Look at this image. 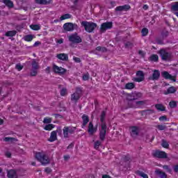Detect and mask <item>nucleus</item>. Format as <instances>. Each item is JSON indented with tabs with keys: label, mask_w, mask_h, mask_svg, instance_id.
Masks as SVG:
<instances>
[{
	"label": "nucleus",
	"mask_w": 178,
	"mask_h": 178,
	"mask_svg": "<svg viewBox=\"0 0 178 178\" xmlns=\"http://www.w3.org/2000/svg\"><path fill=\"white\" fill-rule=\"evenodd\" d=\"M155 173H156V175H158V176H159V177H161V178H167L168 177V175H166V173L161 171V170H156L155 171Z\"/></svg>",
	"instance_id": "27"
},
{
	"label": "nucleus",
	"mask_w": 178,
	"mask_h": 178,
	"mask_svg": "<svg viewBox=\"0 0 178 178\" xmlns=\"http://www.w3.org/2000/svg\"><path fill=\"white\" fill-rule=\"evenodd\" d=\"M158 59H159V58L158 57V55H156V54H153L150 56V60H152L153 62H158Z\"/></svg>",
	"instance_id": "41"
},
{
	"label": "nucleus",
	"mask_w": 178,
	"mask_h": 178,
	"mask_svg": "<svg viewBox=\"0 0 178 178\" xmlns=\"http://www.w3.org/2000/svg\"><path fill=\"white\" fill-rule=\"evenodd\" d=\"M70 17H72V15L69 13L65 14L63 15H62L60 17V20H66V19H70Z\"/></svg>",
	"instance_id": "36"
},
{
	"label": "nucleus",
	"mask_w": 178,
	"mask_h": 178,
	"mask_svg": "<svg viewBox=\"0 0 178 178\" xmlns=\"http://www.w3.org/2000/svg\"><path fill=\"white\" fill-rule=\"evenodd\" d=\"M163 168L167 172H171L172 170L169 168V165H163Z\"/></svg>",
	"instance_id": "54"
},
{
	"label": "nucleus",
	"mask_w": 178,
	"mask_h": 178,
	"mask_svg": "<svg viewBox=\"0 0 178 178\" xmlns=\"http://www.w3.org/2000/svg\"><path fill=\"white\" fill-rule=\"evenodd\" d=\"M32 70H38V63L35 60L32 62Z\"/></svg>",
	"instance_id": "42"
},
{
	"label": "nucleus",
	"mask_w": 178,
	"mask_h": 178,
	"mask_svg": "<svg viewBox=\"0 0 178 178\" xmlns=\"http://www.w3.org/2000/svg\"><path fill=\"white\" fill-rule=\"evenodd\" d=\"M35 158L44 166H45V165H48L51 162L49 157H48V156L44 153V152H36Z\"/></svg>",
	"instance_id": "1"
},
{
	"label": "nucleus",
	"mask_w": 178,
	"mask_h": 178,
	"mask_svg": "<svg viewBox=\"0 0 178 178\" xmlns=\"http://www.w3.org/2000/svg\"><path fill=\"white\" fill-rule=\"evenodd\" d=\"M132 97L134 98L130 99L129 104H133V101L138 99V98H141L143 97V94H141V92H135L132 94Z\"/></svg>",
	"instance_id": "19"
},
{
	"label": "nucleus",
	"mask_w": 178,
	"mask_h": 178,
	"mask_svg": "<svg viewBox=\"0 0 178 178\" xmlns=\"http://www.w3.org/2000/svg\"><path fill=\"white\" fill-rule=\"evenodd\" d=\"M38 45H41V42L40 41H37L34 43L33 44V47H38Z\"/></svg>",
	"instance_id": "61"
},
{
	"label": "nucleus",
	"mask_w": 178,
	"mask_h": 178,
	"mask_svg": "<svg viewBox=\"0 0 178 178\" xmlns=\"http://www.w3.org/2000/svg\"><path fill=\"white\" fill-rule=\"evenodd\" d=\"M6 156H7V158H10V156H12V154L10 153V152H6Z\"/></svg>",
	"instance_id": "62"
},
{
	"label": "nucleus",
	"mask_w": 178,
	"mask_h": 178,
	"mask_svg": "<svg viewBox=\"0 0 178 178\" xmlns=\"http://www.w3.org/2000/svg\"><path fill=\"white\" fill-rule=\"evenodd\" d=\"M106 124H102V129L99 132V139L101 140V141L105 140V137L106 136Z\"/></svg>",
	"instance_id": "8"
},
{
	"label": "nucleus",
	"mask_w": 178,
	"mask_h": 178,
	"mask_svg": "<svg viewBox=\"0 0 178 178\" xmlns=\"http://www.w3.org/2000/svg\"><path fill=\"white\" fill-rule=\"evenodd\" d=\"M67 38L68 41L71 42L70 47H73L74 44H81V42H83V39H81V37L77 33H74L68 35Z\"/></svg>",
	"instance_id": "2"
},
{
	"label": "nucleus",
	"mask_w": 178,
	"mask_h": 178,
	"mask_svg": "<svg viewBox=\"0 0 178 178\" xmlns=\"http://www.w3.org/2000/svg\"><path fill=\"white\" fill-rule=\"evenodd\" d=\"M161 76L163 77V79H165V80H172V81H176L175 76H172L166 71L161 72Z\"/></svg>",
	"instance_id": "15"
},
{
	"label": "nucleus",
	"mask_w": 178,
	"mask_h": 178,
	"mask_svg": "<svg viewBox=\"0 0 178 178\" xmlns=\"http://www.w3.org/2000/svg\"><path fill=\"white\" fill-rule=\"evenodd\" d=\"M44 172H46V173H51L52 172V170H51L50 168H46L44 169Z\"/></svg>",
	"instance_id": "60"
},
{
	"label": "nucleus",
	"mask_w": 178,
	"mask_h": 178,
	"mask_svg": "<svg viewBox=\"0 0 178 178\" xmlns=\"http://www.w3.org/2000/svg\"><path fill=\"white\" fill-rule=\"evenodd\" d=\"M147 34H148V29L143 28L142 29V35H143V37H145V35H147Z\"/></svg>",
	"instance_id": "46"
},
{
	"label": "nucleus",
	"mask_w": 178,
	"mask_h": 178,
	"mask_svg": "<svg viewBox=\"0 0 178 178\" xmlns=\"http://www.w3.org/2000/svg\"><path fill=\"white\" fill-rule=\"evenodd\" d=\"M141 113L143 116H147V115H152L153 113H155V111L152 109L144 110L141 111Z\"/></svg>",
	"instance_id": "25"
},
{
	"label": "nucleus",
	"mask_w": 178,
	"mask_h": 178,
	"mask_svg": "<svg viewBox=\"0 0 178 178\" xmlns=\"http://www.w3.org/2000/svg\"><path fill=\"white\" fill-rule=\"evenodd\" d=\"M3 141H5L6 143H15L17 141V139L15 138L6 137L3 138Z\"/></svg>",
	"instance_id": "30"
},
{
	"label": "nucleus",
	"mask_w": 178,
	"mask_h": 178,
	"mask_svg": "<svg viewBox=\"0 0 178 178\" xmlns=\"http://www.w3.org/2000/svg\"><path fill=\"white\" fill-rule=\"evenodd\" d=\"M138 175L139 176H140V177L148 178V175L145 174V173L143 172L138 171Z\"/></svg>",
	"instance_id": "45"
},
{
	"label": "nucleus",
	"mask_w": 178,
	"mask_h": 178,
	"mask_svg": "<svg viewBox=\"0 0 178 178\" xmlns=\"http://www.w3.org/2000/svg\"><path fill=\"white\" fill-rule=\"evenodd\" d=\"M82 120H83L82 127H86L88 122H90V118L88 117V115L83 114L82 115Z\"/></svg>",
	"instance_id": "23"
},
{
	"label": "nucleus",
	"mask_w": 178,
	"mask_h": 178,
	"mask_svg": "<svg viewBox=\"0 0 178 178\" xmlns=\"http://www.w3.org/2000/svg\"><path fill=\"white\" fill-rule=\"evenodd\" d=\"M125 47L126 48H131V47H133V44L129 42H127L126 44H125Z\"/></svg>",
	"instance_id": "58"
},
{
	"label": "nucleus",
	"mask_w": 178,
	"mask_h": 178,
	"mask_svg": "<svg viewBox=\"0 0 178 178\" xmlns=\"http://www.w3.org/2000/svg\"><path fill=\"white\" fill-rule=\"evenodd\" d=\"M57 44H63V38H60L56 41Z\"/></svg>",
	"instance_id": "59"
},
{
	"label": "nucleus",
	"mask_w": 178,
	"mask_h": 178,
	"mask_svg": "<svg viewBox=\"0 0 178 178\" xmlns=\"http://www.w3.org/2000/svg\"><path fill=\"white\" fill-rule=\"evenodd\" d=\"M155 128L158 129V130L163 131L166 130V129H168V127H166V125L165 124H158L155 126Z\"/></svg>",
	"instance_id": "33"
},
{
	"label": "nucleus",
	"mask_w": 178,
	"mask_h": 178,
	"mask_svg": "<svg viewBox=\"0 0 178 178\" xmlns=\"http://www.w3.org/2000/svg\"><path fill=\"white\" fill-rule=\"evenodd\" d=\"M161 146L163 148H169V143L166 140L163 139L161 140Z\"/></svg>",
	"instance_id": "35"
},
{
	"label": "nucleus",
	"mask_w": 178,
	"mask_h": 178,
	"mask_svg": "<svg viewBox=\"0 0 178 178\" xmlns=\"http://www.w3.org/2000/svg\"><path fill=\"white\" fill-rule=\"evenodd\" d=\"M155 108H156V109H157V111H165V108L164 107V106H163V105L161 104H156V105H155Z\"/></svg>",
	"instance_id": "34"
},
{
	"label": "nucleus",
	"mask_w": 178,
	"mask_h": 178,
	"mask_svg": "<svg viewBox=\"0 0 178 178\" xmlns=\"http://www.w3.org/2000/svg\"><path fill=\"white\" fill-rule=\"evenodd\" d=\"M2 2L3 3H5L6 6H7L10 9L14 6L13 1L11 0H3Z\"/></svg>",
	"instance_id": "28"
},
{
	"label": "nucleus",
	"mask_w": 178,
	"mask_h": 178,
	"mask_svg": "<svg viewBox=\"0 0 178 178\" xmlns=\"http://www.w3.org/2000/svg\"><path fill=\"white\" fill-rule=\"evenodd\" d=\"M96 51H99V52H106L107 49L105 47L99 46L96 47Z\"/></svg>",
	"instance_id": "44"
},
{
	"label": "nucleus",
	"mask_w": 178,
	"mask_h": 178,
	"mask_svg": "<svg viewBox=\"0 0 178 178\" xmlns=\"http://www.w3.org/2000/svg\"><path fill=\"white\" fill-rule=\"evenodd\" d=\"M30 28L32 30H35V31H38V30H40V29H41V27L38 24H31V25H30Z\"/></svg>",
	"instance_id": "39"
},
{
	"label": "nucleus",
	"mask_w": 178,
	"mask_h": 178,
	"mask_svg": "<svg viewBox=\"0 0 178 178\" xmlns=\"http://www.w3.org/2000/svg\"><path fill=\"white\" fill-rule=\"evenodd\" d=\"M130 9V6L124 5L115 8V12H127Z\"/></svg>",
	"instance_id": "17"
},
{
	"label": "nucleus",
	"mask_w": 178,
	"mask_h": 178,
	"mask_svg": "<svg viewBox=\"0 0 178 178\" xmlns=\"http://www.w3.org/2000/svg\"><path fill=\"white\" fill-rule=\"evenodd\" d=\"M15 69L18 70V72H20V70H23V65L20 63H18L15 65Z\"/></svg>",
	"instance_id": "47"
},
{
	"label": "nucleus",
	"mask_w": 178,
	"mask_h": 178,
	"mask_svg": "<svg viewBox=\"0 0 178 178\" xmlns=\"http://www.w3.org/2000/svg\"><path fill=\"white\" fill-rule=\"evenodd\" d=\"M63 29L65 31H73L79 29L77 24H74L72 22H67L63 24Z\"/></svg>",
	"instance_id": "5"
},
{
	"label": "nucleus",
	"mask_w": 178,
	"mask_h": 178,
	"mask_svg": "<svg viewBox=\"0 0 178 178\" xmlns=\"http://www.w3.org/2000/svg\"><path fill=\"white\" fill-rule=\"evenodd\" d=\"M76 127H65L63 129V133L65 138H69V134H74Z\"/></svg>",
	"instance_id": "4"
},
{
	"label": "nucleus",
	"mask_w": 178,
	"mask_h": 178,
	"mask_svg": "<svg viewBox=\"0 0 178 178\" xmlns=\"http://www.w3.org/2000/svg\"><path fill=\"white\" fill-rule=\"evenodd\" d=\"M113 27L112 22H104L102 23L100 27V33H105L106 30H111Z\"/></svg>",
	"instance_id": "10"
},
{
	"label": "nucleus",
	"mask_w": 178,
	"mask_h": 178,
	"mask_svg": "<svg viewBox=\"0 0 178 178\" xmlns=\"http://www.w3.org/2000/svg\"><path fill=\"white\" fill-rule=\"evenodd\" d=\"M45 72L46 73H51V67H47L46 69H45Z\"/></svg>",
	"instance_id": "63"
},
{
	"label": "nucleus",
	"mask_w": 178,
	"mask_h": 178,
	"mask_svg": "<svg viewBox=\"0 0 178 178\" xmlns=\"http://www.w3.org/2000/svg\"><path fill=\"white\" fill-rule=\"evenodd\" d=\"M58 133L59 134H62V130L60 129H58L56 131H51L48 141H49L50 143H54V141H56V140H58Z\"/></svg>",
	"instance_id": "6"
},
{
	"label": "nucleus",
	"mask_w": 178,
	"mask_h": 178,
	"mask_svg": "<svg viewBox=\"0 0 178 178\" xmlns=\"http://www.w3.org/2000/svg\"><path fill=\"white\" fill-rule=\"evenodd\" d=\"M177 91V88H176V87L171 86L164 91V95H168V94H175Z\"/></svg>",
	"instance_id": "21"
},
{
	"label": "nucleus",
	"mask_w": 178,
	"mask_h": 178,
	"mask_svg": "<svg viewBox=\"0 0 178 178\" xmlns=\"http://www.w3.org/2000/svg\"><path fill=\"white\" fill-rule=\"evenodd\" d=\"M60 94L61 97H65V95H67V89L65 88H63L60 92Z\"/></svg>",
	"instance_id": "40"
},
{
	"label": "nucleus",
	"mask_w": 178,
	"mask_h": 178,
	"mask_svg": "<svg viewBox=\"0 0 178 178\" xmlns=\"http://www.w3.org/2000/svg\"><path fill=\"white\" fill-rule=\"evenodd\" d=\"M99 145H101V141L97 140L95 143V149H98V148H99Z\"/></svg>",
	"instance_id": "51"
},
{
	"label": "nucleus",
	"mask_w": 178,
	"mask_h": 178,
	"mask_svg": "<svg viewBox=\"0 0 178 178\" xmlns=\"http://www.w3.org/2000/svg\"><path fill=\"white\" fill-rule=\"evenodd\" d=\"M80 97H81V95L78 93L74 92L71 95V101H72V102H77L80 99Z\"/></svg>",
	"instance_id": "24"
},
{
	"label": "nucleus",
	"mask_w": 178,
	"mask_h": 178,
	"mask_svg": "<svg viewBox=\"0 0 178 178\" xmlns=\"http://www.w3.org/2000/svg\"><path fill=\"white\" fill-rule=\"evenodd\" d=\"M106 115V113H105V111L102 112V115H101V118H100L101 122H104V120H105Z\"/></svg>",
	"instance_id": "49"
},
{
	"label": "nucleus",
	"mask_w": 178,
	"mask_h": 178,
	"mask_svg": "<svg viewBox=\"0 0 178 178\" xmlns=\"http://www.w3.org/2000/svg\"><path fill=\"white\" fill-rule=\"evenodd\" d=\"M130 130L131 137H133V138H136V137L138 136V134L140 133V129H138V127H131L130 128Z\"/></svg>",
	"instance_id": "14"
},
{
	"label": "nucleus",
	"mask_w": 178,
	"mask_h": 178,
	"mask_svg": "<svg viewBox=\"0 0 178 178\" xmlns=\"http://www.w3.org/2000/svg\"><path fill=\"white\" fill-rule=\"evenodd\" d=\"M102 178H111V176H109L108 175H103Z\"/></svg>",
	"instance_id": "64"
},
{
	"label": "nucleus",
	"mask_w": 178,
	"mask_h": 178,
	"mask_svg": "<svg viewBox=\"0 0 178 178\" xmlns=\"http://www.w3.org/2000/svg\"><path fill=\"white\" fill-rule=\"evenodd\" d=\"M97 130H98V128L94 127V124H92V122H90L88 124V133H89L90 136H92V134H95V133H97Z\"/></svg>",
	"instance_id": "13"
},
{
	"label": "nucleus",
	"mask_w": 178,
	"mask_h": 178,
	"mask_svg": "<svg viewBox=\"0 0 178 178\" xmlns=\"http://www.w3.org/2000/svg\"><path fill=\"white\" fill-rule=\"evenodd\" d=\"M35 2L38 5H48L51 3V0H35Z\"/></svg>",
	"instance_id": "26"
},
{
	"label": "nucleus",
	"mask_w": 178,
	"mask_h": 178,
	"mask_svg": "<svg viewBox=\"0 0 178 178\" xmlns=\"http://www.w3.org/2000/svg\"><path fill=\"white\" fill-rule=\"evenodd\" d=\"M88 79H90V74L86 73V74H83V80L84 81H87V80H88Z\"/></svg>",
	"instance_id": "48"
},
{
	"label": "nucleus",
	"mask_w": 178,
	"mask_h": 178,
	"mask_svg": "<svg viewBox=\"0 0 178 178\" xmlns=\"http://www.w3.org/2000/svg\"><path fill=\"white\" fill-rule=\"evenodd\" d=\"M135 86L133 83H128L125 85V88L127 90H133Z\"/></svg>",
	"instance_id": "37"
},
{
	"label": "nucleus",
	"mask_w": 178,
	"mask_h": 178,
	"mask_svg": "<svg viewBox=\"0 0 178 178\" xmlns=\"http://www.w3.org/2000/svg\"><path fill=\"white\" fill-rule=\"evenodd\" d=\"M33 38H34V35H26L24 37V41H27L28 42L33 41Z\"/></svg>",
	"instance_id": "32"
},
{
	"label": "nucleus",
	"mask_w": 178,
	"mask_h": 178,
	"mask_svg": "<svg viewBox=\"0 0 178 178\" xmlns=\"http://www.w3.org/2000/svg\"><path fill=\"white\" fill-rule=\"evenodd\" d=\"M159 54L162 60H170L172 59V54L166 51L165 49H161Z\"/></svg>",
	"instance_id": "7"
},
{
	"label": "nucleus",
	"mask_w": 178,
	"mask_h": 178,
	"mask_svg": "<svg viewBox=\"0 0 178 178\" xmlns=\"http://www.w3.org/2000/svg\"><path fill=\"white\" fill-rule=\"evenodd\" d=\"M159 120H160V122H165L168 120V118H166V115H163L159 117Z\"/></svg>",
	"instance_id": "53"
},
{
	"label": "nucleus",
	"mask_w": 178,
	"mask_h": 178,
	"mask_svg": "<svg viewBox=\"0 0 178 178\" xmlns=\"http://www.w3.org/2000/svg\"><path fill=\"white\" fill-rule=\"evenodd\" d=\"M43 123L44 124H49V123H52V118H44L43 120Z\"/></svg>",
	"instance_id": "38"
},
{
	"label": "nucleus",
	"mask_w": 178,
	"mask_h": 178,
	"mask_svg": "<svg viewBox=\"0 0 178 178\" xmlns=\"http://www.w3.org/2000/svg\"><path fill=\"white\" fill-rule=\"evenodd\" d=\"M159 77H161V72L159 70H153L152 74L148 77V80L156 81L157 80H159Z\"/></svg>",
	"instance_id": "11"
},
{
	"label": "nucleus",
	"mask_w": 178,
	"mask_h": 178,
	"mask_svg": "<svg viewBox=\"0 0 178 178\" xmlns=\"http://www.w3.org/2000/svg\"><path fill=\"white\" fill-rule=\"evenodd\" d=\"M53 129H55V125L53 124H49L44 126V130H46L47 131H51Z\"/></svg>",
	"instance_id": "31"
},
{
	"label": "nucleus",
	"mask_w": 178,
	"mask_h": 178,
	"mask_svg": "<svg viewBox=\"0 0 178 178\" xmlns=\"http://www.w3.org/2000/svg\"><path fill=\"white\" fill-rule=\"evenodd\" d=\"M81 26L84 27L87 33H92L97 29V24L91 22L83 21L81 22Z\"/></svg>",
	"instance_id": "3"
},
{
	"label": "nucleus",
	"mask_w": 178,
	"mask_h": 178,
	"mask_svg": "<svg viewBox=\"0 0 178 178\" xmlns=\"http://www.w3.org/2000/svg\"><path fill=\"white\" fill-rule=\"evenodd\" d=\"M73 60H74V62H76V63H80V62H81L80 58L78 57H73Z\"/></svg>",
	"instance_id": "55"
},
{
	"label": "nucleus",
	"mask_w": 178,
	"mask_h": 178,
	"mask_svg": "<svg viewBox=\"0 0 178 178\" xmlns=\"http://www.w3.org/2000/svg\"><path fill=\"white\" fill-rule=\"evenodd\" d=\"M17 33V31H8L6 33L5 35L6 37H15L16 34Z\"/></svg>",
	"instance_id": "29"
},
{
	"label": "nucleus",
	"mask_w": 178,
	"mask_h": 178,
	"mask_svg": "<svg viewBox=\"0 0 178 178\" xmlns=\"http://www.w3.org/2000/svg\"><path fill=\"white\" fill-rule=\"evenodd\" d=\"M153 155L156 158H160L161 159H166V158H168V154H166V152L159 150H156V152H154Z\"/></svg>",
	"instance_id": "12"
},
{
	"label": "nucleus",
	"mask_w": 178,
	"mask_h": 178,
	"mask_svg": "<svg viewBox=\"0 0 178 178\" xmlns=\"http://www.w3.org/2000/svg\"><path fill=\"white\" fill-rule=\"evenodd\" d=\"M132 105L130 106L131 108H138V106H143V105H145V101H138V102H132Z\"/></svg>",
	"instance_id": "22"
},
{
	"label": "nucleus",
	"mask_w": 178,
	"mask_h": 178,
	"mask_svg": "<svg viewBox=\"0 0 178 178\" xmlns=\"http://www.w3.org/2000/svg\"><path fill=\"white\" fill-rule=\"evenodd\" d=\"M172 9L175 11V13H178V2H176L175 5L172 6Z\"/></svg>",
	"instance_id": "43"
},
{
	"label": "nucleus",
	"mask_w": 178,
	"mask_h": 178,
	"mask_svg": "<svg viewBox=\"0 0 178 178\" xmlns=\"http://www.w3.org/2000/svg\"><path fill=\"white\" fill-rule=\"evenodd\" d=\"M7 177L8 178H17V172L15 170H7Z\"/></svg>",
	"instance_id": "18"
},
{
	"label": "nucleus",
	"mask_w": 178,
	"mask_h": 178,
	"mask_svg": "<svg viewBox=\"0 0 178 178\" xmlns=\"http://www.w3.org/2000/svg\"><path fill=\"white\" fill-rule=\"evenodd\" d=\"M81 88H76L75 93H78L79 95H81Z\"/></svg>",
	"instance_id": "56"
},
{
	"label": "nucleus",
	"mask_w": 178,
	"mask_h": 178,
	"mask_svg": "<svg viewBox=\"0 0 178 178\" xmlns=\"http://www.w3.org/2000/svg\"><path fill=\"white\" fill-rule=\"evenodd\" d=\"M173 170L175 173H178V163L173 166Z\"/></svg>",
	"instance_id": "57"
},
{
	"label": "nucleus",
	"mask_w": 178,
	"mask_h": 178,
	"mask_svg": "<svg viewBox=\"0 0 178 178\" xmlns=\"http://www.w3.org/2000/svg\"><path fill=\"white\" fill-rule=\"evenodd\" d=\"M53 72H54V73H56L57 74H65V73H66V72H67V70L62 67H58L56 65H53Z\"/></svg>",
	"instance_id": "9"
},
{
	"label": "nucleus",
	"mask_w": 178,
	"mask_h": 178,
	"mask_svg": "<svg viewBox=\"0 0 178 178\" xmlns=\"http://www.w3.org/2000/svg\"><path fill=\"white\" fill-rule=\"evenodd\" d=\"M169 105L171 108H176V106H177V103H176V102H170L169 103Z\"/></svg>",
	"instance_id": "50"
},
{
	"label": "nucleus",
	"mask_w": 178,
	"mask_h": 178,
	"mask_svg": "<svg viewBox=\"0 0 178 178\" xmlns=\"http://www.w3.org/2000/svg\"><path fill=\"white\" fill-rule=\"evenodd\" d=\"M56 58L58 59H60V60H63V61L69 60V56L65 53L57 54Z\"/></svg>",
	"instance_id": "20"
},
{
	"label": "nucleus",
	"mask_w": 178,
	"mask_h": 178,
	"mask_svg": "<svg viewBox=\"0 0 178 178\" xmlns=\"http://www.w3.org/2000/svg\"><path fill=\"white\" fill-rule=\"evenodd\" d=\"M137 77L134 79V81L141 83L144 80V72L143 71H138L136 73Z\"/></svg>",
	"instance_id": "16"
},
{
	"label": "nucleus",
	"mask_w": 178,
	"mask_h": 178,
	"mask_svg": "<svg viewBox=\"0 0 178 178\" xmlns=\"http://www.w3.org/2000/svg\"><path fill=\"white\" fill-rule=\"evenodd\" d=\"M38 73V72L37 71V70H32L30 74L32 76H37Z\"/></svg>",
	"instance_id": "52"
}]
</instances>
